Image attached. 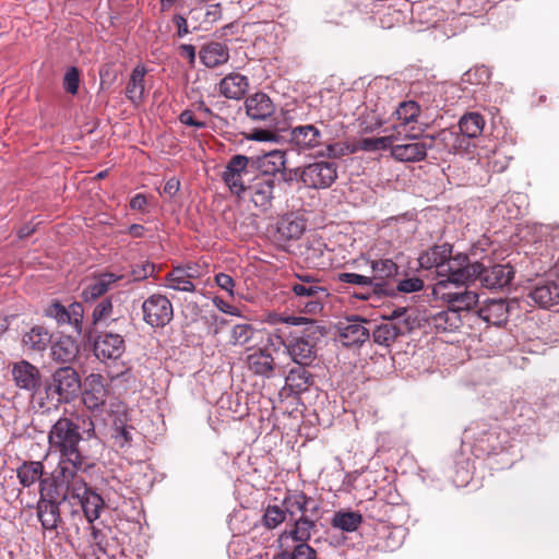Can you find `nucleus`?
I'll use <instances>...</instances> for the list:
<instances>
[{
    "label": "nucleus",
    "mask_w": 559,
    "mask_h": 559,
    "mask_svg": "<svg viewBox=\"0 0 559 559\" xmlns=\"http://www.w3.org/2000/svg\"><path fill=\"white\" fill-rule=\"evenodd\" d=\"M11 373L15 385L22 390L36 392L41 385L39 369L27 360L14 362Z\"/></svg>",
    "instance_id": "21"
},
{
    "label": "nucleus",
    "mask_w": 559,
    "mask_h": 559,
    "mask_svg": "<svg viewBox=\"0 0 559 559\" xmlns=\"http://www.w3.org/2000/svg\"><path fill=\"white\" fill-rule=\"evenodd\" d=\"M479 269L474 274V281L488 289H501L508 286L514 277V270L510 264L485 265L478 262Z\"/></svg>",
    "instance_id": "12"
},
{
    "label": "nucleus",
    "mask_w": 559,
    "mask_h": 559,
    "mask_svg": "<svg viewBox=\"0 0 559 559\" xmlns=\"http://www.w3.org/2000/svg\"><path fill=\"white\" fill-rule=\"evenodd\" d=\"M79 84H80L79 70L75 67L69 68L63 76V88L68 93L75 95L79 91Z\"/></svg>",
    "instance_id": "51"
},
{
    "label": "nucleus",
    "mask_w": 559,
    "mask_h": 559,
    "mask_svg": "<svg viewBox=\"0 0 559 559\" xmlns=\"http://www.w3.org/2000/svg\"><path fill=\"white\" fill-rule=\"evenodd\" d=\"M393 115L396 118L393 129L397 135L405 134L408 140H418L423 136L426 129L416 128L415 126L420 116V105L417 102L405 100L400 103Z\"/></svg>",
    "instance_id": "8"
},
{
    "label": "nucleus",
    "mask_w": 559,
    "mask_h": 559,
    "mask_svg": "<svg viewBox=\"0 0 559 559\" xmlns=\"http://www.w3.org/2000/svg\"><path fill=\"white\" fill-rule=\"evenodd\" d=\"M373 286L380 287L382 283L397 274L399 266L391 259L372 260L370 262Z\"/></svg>",
    "instance_id": "40"
},
{
    "label": "nucleus",
    "mask_w": 559,
    "mask_h": 559,
    "mask_svg": "<svg viewBox=\"0 0 559 559\" xmlns=\"http://www.w3.org/2000/svg\"><path fill=\"white\" fill-rule=\"evenodd\" d=\"M402 143L392 146V157L403 163H417L427 157V152L431 150V144L424 138V141L408 140L405 136Z\"/></svg>",
    "instance_id": "19"
},
{
    "label": "nucleus",
    "mask_w": 559,
    "mask_h": 559,
    "mask_svg": "<svg viewBox=\"0 0 559 559\" xmlns=\"http://www.w3.org/2000/svg\"><path fill=\"white\" fill-rule=\"evenodd\" d=\"M92 542L98 547L99 550L105 551V547L103 546V534L100 530L92 526Z\"/></svg>",
    "instance_id": "64"
},
{
    "label": "nucleus",
    "mask_w": 559,
    "mask_h": 559,
    "mask_svg": "<svg viewBox=\"0 0 559 559\" xmlns=\"http://www.w3.org/2000/svg\"><path fill=\"white\" fill-rule=\"evenodd\" d=\"M452 253V246L448 243L433 246L427 251L421 253L418 258L420 267L429 270L436 267L438 276L441 272V265L444 263L447 258H450Z\"/></svg>",
    "instance_id": "34"
},
{
    "label": "nucleus",
    "mask_w": 559,
    "mask_h": 559,
    "mask_svg": "<svg viewBox=\"0 0 559 559\" xmlns=\"http://www.w3.org/2000/svg\"><path fill=\"white\" fill-rule=\"evenodd\" d=\"M424 288V282L419 277H409L402 280L399 285L397 289L402 293H415L419 292Z\"/></svg>",
    "instance_id": "53"
},
{
    "label": "nucleus",
    "mask_w": 559,
    "mask_h": 559,
    "mask_svg": "<svg viewBox=\"0 0 559 559\" xmlns=\"http://www.w3.org/2000/svg\"><path fill=\"white\" fill-rule=\"evenodd\" d=\"M353 150H349L348 145H344L343 143H333L326 146V152L321 155H325L331 158H340L348 153H353Z\"/></svg>",
    "instance_id": "54"
},
{
    "label": "nucleus",
    "mask_w": 559,
    "mask_h": 559,
    "mask_svg": "<svg viewBox=\"0 0 559 559\" xmlns=\"http://www.w3.org/2000/svg\"><path fill=\"white\" fill-rule=\"evenodd\" d=\"M126 321L124 317L116 316L112 305V297L102 299L94 308L92 313V325L98 326L100 324L109 326L111 323Z\"/></svg>",
    "instance_id": "36"
},
{
    "label": "nucleus",
    "mask_w": 559,
    "mask_h": 559,
    "mask_svg": "<svg viewBox=\"0 0 559 559\" xmlns=\"http://www.w3.org/2000/svg\"><path fill=\"white\" fill-rule=\"evenodd\" d=\"M286 519H288V516L283 506H269L264 511L262 521L265 527L273 530L281 525Z\"/></svg>",
    "instance_id": "46"
},
{
    "label": "nucleus",
    "mask_w": 559,
    "mask_h": 559,
    "mask_svg": "<svg viewBox=\"0 0 559 559\" xmlns=\"http://www.w3.org/2000/svg\"><path fill=\"white\" fill-rule=\"evenodd\" d=\"M329 296H318V298H310V299H306V301L302 302V308H301V312L302 313H306V314H318L322 311L323 309V301L324 299H326Z\"/></svg>",
    "instance_id": "52"
},
{
    "label": "nucleus",
    "mask_w": 559,
    "mask_h": 559,
    "mask_svg": "<svg viewBox=\"0 0 559 559\" xmlns=\"http://www.w3.org/2000/svg\"><path fill=\"white\" fill-rule=\"evenodd\" d=\"M400 136L401 135H397V133H395V134L388 135V136L377 138L378 151L390 148V151L392 152V146L395 145L393 142L399 141Z\"/></svg>",
    "instance_id": "60"
},
{
    "label": "nucleus",
    "mask_w": 559,
    "mask_h": 559,
    "mask_svg": "<svg viewBox=\"0 0 559 559\" xmlns=\"http://www.w3.org/2000/svg\"><path fill=\"white\" fill-rule=\"evenodd\" d=\"M82 435L80 427L68 417H60L48 432V450L58 455V465L52 476L64 483L74 473L84 468L86 456L80 448Z\"/></svg>",
    "instance_id": "1"
},
{
    "label": "nucleus",
    "mask_w": 559,
    "mask_h": 559,
    "mask_svg": "<svg viewBox=\"0 0 559 559\" xmlns=\"http://www.w3.org/2000/svg\"><path fill=\"white\" fill-rule=\"evenodd\" d=\"M200 59L207 68L218 67L228 61V48L221 43H211L201 49Z\"/></svg>",
    "instance_id": "37"
},
{
    "label": "nucleus",
    "mask_w": 559,
    "mask_h": 559,
    "mask_svg": "<svg viewBox=\"0 0 559 559\" xmlns=\"http://www.w3.org/2000/svg\"><path fill=\"white\" fill-rule=\"evenodd\" d=\"M361 522V515L356 512H337L333 520L332 525L346 532H353Z\"/></svg>",
    "instance_id": "45"
},
{
    "label": "nucleus",
    "mask_w": 559,
    "mask_h": 559,
    "mask_svg": "<svg viewBox=\"0 0 559 559\" xmlns=\"http://www.w3.org/2000/svg\"><path fill=\"white\" fill-rule=\"evenodd\" d=\"M253 328L250 324H237L231 330V343L234 345H245L253 336Z\"/></svg>",
    "instance_id": "49"
},
{
    "label": "nucleus",
    "mask_w": 559,
    "mask_h": 559,
    "mask_svg": "<svg viewBox=\"0 0 559 559\" xmlns=\"http://www.w3.org/2000/svg\"><path fill=\"white\" fill-rule=\"evenodd\" d=\"M478 262L469 263L468 257L459 253L444 260L439 276L454 277L456 281H474V274L478 270Z\"/></svg>",
    "instance_id": "20"
},
{
    "label": "nucleus",
    "mask_w": 559,
    "mask_h": 559,
    "mask_svg": "<svg viewBox=\"0 0 559 559\" xmlns=\"http://www.w3.org/2000/svg\"><path fill=\"white\" fill-rule=\"evenodd\" d=\"M401 334H403L401 326L393 321H385L376 326L372 331V338L379 345L390 346Z\"/></svg>",
    "instance_id": "43"
},
{
    "label": "nucleus",
    "mask_w": 559,
    "mask_h": 559,
    "mask_svg": "<svg viewBox=\"0 0 559 559\" xmlns=\"http://www.w3.org/2000/svg\"><path fill=\"white\" fill-rule=\"evenodd\" d=\"M179 120L182 124L194 127L197 129H203L206 126L204 121L194 119L191 110L182 111L179 116Z\"/></svg>",
    "instance_id": "58"
},
{
    "label": "nucleus",
    "mask_w": 559,
    "mask_h": 559,
    "mask_svg": "<svg viewBox=\"0 0 559 559\" xmlns=\"http://www.w3.org/2000/svg\"><path fill=\"white\" fill-rule=\"evenodd\" d=\"M528 296L539 307L550 308L559 304V285L555 282L538 284Z\"/></svg>",
    "instance_id": "35"
},
{
    "label": "nucleus",
    "mask_w": 559,
    "mask_h": 559,
    "mask_svg": "<svg viewBox=\"0 0 559 559\" xmlns=\"http://www.w3.org/2000/svg\"><path fill=\"white\" fill-rule=\"evenodd\" d=\"M468 310L469 309H456L451 307V305H448L447 310L430 314L427 318V323L437 333L453 332L462 324L460 312Z\"/></svg>",
    "instance_id": "25"
},
{
    "label": "nucleus",
    "mask_w": 559,
    "mask_h": 559,
    "mask_svg": "<svg viewBox=\"0 0 559 559\" xmlns=\"http://www.w3.org/2000/svg\"><path fill=\"white\" fill-rule=\"evenodd\" d=\"M337 179V165L320 160L305 166L300 173L302 183L311 189L330 188Z\"/></svg>",
    "instance_id": "10"
},
{
    "label": "nucleus",
    "mask_w": 559,
    "mask_h": 559,
    "mask_svg": "<svg viewBox=\"0 0 559 559\" xmlns=\"http://www.w3.org/2000/svg\"><path fill=\"white\" fill-rule=\"evenodd\" d=\"M292 359L300 366H309L316 359L314 343L309 336H295L285 345Z\"/></svg>",
    "instance_id": "27"
},
{
    "label": "nucleus",
    "mask_w": 559,
    "mask_h": 559,
    "mask_svg": "<svg viewBox=\"0 0 559 559\" xmlns=\"http://www.w3.org/2000/svg\"><path fill=\"white\" fill-rule=\"evenodd\" d=\"M143 320L152 328L166 326L174 317L170 300L162 294H153L142 304Z\"/></svg>",
    "instance_id": "9"
},
{
    "label": "nucleus",
    "mask_w": 559,
    "mask_h": 559,
    "mask_svg": "<svg viewBox=\"0 0 559 559\" xmlns=\"http://www.w3.org/2000/svg\"><path fill=\"white\" fill-rule=\"evenodd\" d=\"M121 278V275H116L114 273L99 274L94 278V281L85 285V287L82 289V300L84 302L95 301L97 298L102 297L109 289H111L112 286Z\"/></svg>",
    "instance_id": "28"
},
{
    "label": "nucleus",
    "mask_w": 559,
    "mask_h": 559,
    "mask_svg": "<svg viewBox=\"0 0 559 559\" xmlns=\"http://www.w3.org/2000/svg\"><path fill=\"white\" fill-rule=\"evenodd\" d=\"M278 229L286 238L298 239L304 234L305 224L299 218H285Z\"/></svg>",
    "instance_id": "48"
},
{
    "label": "nucleus",
    "mask_w": 559,
    "mask_h": 559,
    "mask_svg": "<svg viewBox=\"0 0 559 559\" xmlns=\"http://www.w3.org/2000/svg\"><path fill=\"white\" fill-rule=\"evenodd\" d=\"M22 342L28 350L40 353L51 343V335L44 326L36 325L23 335Z\"/></svg>",
    "instance_id": "38"
},
{
    "label": "nucleus",
    "mask_w": 559,
    "mask_h": 559,
    "mask_svg": "<svg viewBox=\"0 0 559 559\" xmlns=\"http://www.w3.org/2000/svg\"><path fill=\"white\" fill-rule=\"evenodd\" d=\"M440 280L432 286V295L456 309H472L478 302V295L467 289L471 281H456L450 276H439Z\"/></svg>",
    "instance_id": "4"
},
{
    "label": "nucleus",
    "mask_w": 559,
    "mask_h": 559,
    "mask_svg": "<svg viewBox=\"0 0 559 559\" xmlns=\"http://www.w3.org/2000/svg\"><path fill=\"white\" fill-rule=\"evenodd\" d=\"M53 489H57V476H52L50 484L48 480L40 481V498L37 502V516L44 530H57L60 522V504L66 500L55 498Z\"/></svg>",
    "instance_id": "6"
},
{
    "label": "nucleus",
    "mask_w": 559,
    "mask_h": 559,
    "mask_svg": "<svg viewBox=\"0 0 559 559\" xmlns=\"http://www.w3.org/2000/svg\"><path fill=\"white\" fill-rule=\"evenodd\" d=\"M81 386L78 372L71 367H61L52 373L46 392L48 396L56 395L59 403H69L76 397Z\"/></svg>",
    "instance_id": "7"
},
{
    "label": "nucleus",
    "mask_w": 559,
    "mask_h": 559,
    "mask_svg": "<svg viewBox=\"0 0 559 559\" xmlns=\"http://www.w3.org/2000/svg\"><path fill=\"white\" fill-rule=\"evenodd\" d=\"M146 70L143 66H136L130 75L129 82L126 87V96L128 99L138 105L144 97V76Z\"/></svg>",
    "instance_id": "39"
},
{
    "label": "nucleus",
    "mask_w": 559,
    "mask_h": 559,
    "mask_svg": "<svg viewBox=\"0 0 559 559\" xmlns=\"http://www.w3.org/2000/svg\"><path fill=\"white\" fill-rule=\"evenodd\" d=\"M246 364L254 374L270 378L274 371L275 361L267 349L258 348L246 358Z\"/></svg>",
    "instance_id": "30"
},
{
    "label": "nucleus",
    "mask_w": 559,
    "mask_h": 559,
    "mask_svg": "<svg viewBox=\"0 0 559 559\" xmlns=\"http://www.w3.org/2000/svg\"><path fill=\"white\" fill-rule=\"evenodd\" d=\"M254 170L253 157L236 154L227 162L222 178L230 192L241 198L246 195V188L254 177Z\"/></svg>",
    "instance_id": "5"
},
{
    "label": "nucleus",
    "mask_w": 559,
    "mask_h": 559,
    "mask_svg": "<svg viewBox=\"0 0 559 559\" xmlns=\"http://www.w3.org/2000/svg\"><path fill=\"white\" fill-rule=\"evenodd\" d=\"M197 277L198 273L195 267L191 265H187L185 267L177 266L166 274L165 286L177 292L193 293L195 290V286L192 283V280Z\"/></svg>",
    "instance_id": "26"
},
{
    "label": "nucleus",
    "mask_w": 559,
    "mask_h": 559,
    "mask_svg": "<svg viewBox=\"0 0 559 559\" xmlns=\"http://www.w3.org/2000/svg\"><path fill=\"white\" fill-rule=\"evenodd\" d=\"M311 536L312 534L295 536L294 533H281L277 542L281 549L289 551L292 559H316L317 552L308 544Z\"/></svg>",
    "instance_id": "22"
},
{
    "label": "nucleus",
    "mask_w": 559,
    "mask_h": 559,
    "mask_svg": "<svg viewBox=\"0 0 559 559\" xmlns=\"http://www.w3.org/2000/svg\"><path fill=\"white\" fill-rule=\"evenodd\" d=\"M53 492L55 498L62 500L70 498L79 499L88 523L96 521L105 507L102 496L87 487V484L79 476V473H74L72 478L64 479V483L58 479L57 489H53ZM51 496L53 497V495Z\"/></svg>",
    "instance_id": "3"
},
{
    "label": "nucleus",
    "mask_w": 559,
    "mask_h": 559,
    "mask_svg": "<svg viewBox=\"0 0 559 559\" xmlns=\"http://www.w3.org/2000/svg\"><path fill=\"white\" fill-rule=\"evenodd\" d=\"M425 139L431 144V150L457 154L467 150L469 141L454 129H443L437 134H426Z\"/></svg>",
    "instance_id": "16"
},
{
    "label": "nucleus",
    "mask_w": 559,
    "mask_h": 559,
    "mask_svg": "<svg viewBox=\"0 0 559 559\" xmlns=\"http://www.w3.org/2000/svg\"><path fill=\"white\" fill-rule=\"evenodd\" d=\"M255 170L259 175H265L274 178L280 175L284 181H290L292 177H287L286 173V153L281 150H273L260 157H253Z\"/></svg>",
    "instance_id": "18"
},
{
    "label": "nucleus",
    "mask_w": 559,
    "mask_h": 559,
    "mask_svg": "<svg viewBox=\"0 0 559 559\" xmlns=\"http://www.w3.org/2000/svg\"><path fill=\"white\" fill-rule=\"evenodd\" d=\"M108 395L109 384L102 374L91 373L85 378L82 400L86 408L102 413Z\"/></svg>",
    "instance_id": "11"
},
{
    "label": "nucleus",
    "mask_w": 559,
    "mask_h": 559,
    "mask_svg": "<svg viewBox=\"0 0 559 559\" xmlns=\"http://www.w3.org/2000/svg\"><path fill=\"white\" fill-rule=\"evenodd\" d=\"M337 280L341 283L357 285V286H360L364 288L365 287H368V288L374 287L373 280L370 276L360 275V274H356V273H347V272L340 273L337 275Z\"/></svg>",
    "instance_id": "50"
},
{
    "label": "nucleus",
    "mask_w": 559,
    "mask_h": 559,
    "mask_svg": "<svg viewBox=\"0 0 559 559\" xmlns=\"http://www.w3.org/2000/svg\"><path fill=\"white\" fill-rule=\"evenodd\" d=\"M246 115L255 122H264L272 127L275 114V105L265 93L258 92L248 96L245 100Z\"/></svg>",
    "instance_id": "14"
},
{
    "label": "nucleus",
    "mask_w": 559,
    "mask_h": 559,
    "mask_svg": "<svg viewBox=\"0 0 559 559\" xmlns=\"http://www.w3.org/2000/svg\"><path fill=\"white\" fill-rule=\"evenodd\" d=\"M357 147L365 152L378 151L377 138H364L358 141Z\"/></svg>",
    "instance_id": "62"
},
{
    "label": "nucleus",
    "mask_w": 559,
    "mask_h": 559,
    "mask_svg": "<svg viewBox=\"0 0 559 559\" xmlns=\"http://www.w3.org/2000/svg\"><path fill=\"white\" fill-rule=\"evenodd\" d=\"M478 316L487 323L499 326L508 321L509 306L504 299H490L479 308Z\"/></svg>",
    "instance_id": "31"
},
{
    "label": "nucleus",
    "mask_w": 559,
    "mask_h": 559,
    "mask_svg": "<svg viewBox=\"0 0 559 559\" xmlns=\"http://www.w3.org/2000/svg\"><path fill=\"white\" fill-rule=\"evenodd\" d=\"M180 188V182L176 178H170L164 186V193L168 194L169 197L175 195Z\"/></svg>",
    "instance_id": "63"
},
{
    "label": "nucleus",
    "mask_w": 559,
    "mask_h": 559,
    "mask_svg": "<svg viewBox=\"0 0 559 559\" xmlns=\"http://www.w3.org/2000/svg\"><path fill=\"white\" fill-rule=\"evenodd\" d=\"M288 516V525L282 533L295 536L313 534L320 520V503L301 490H288L282 501Z\"/></svg>",
    "instance_id": "2"
},
{
    "label": "nucleus",
    "mask_w": 559,
    "mask_h": 559,
    "mask_svg": "<svg viewBox=\"0 0 559 559\" xmlns=\"http://www.w3.org/2000/svg\"><path fill=\"white\" fill-rule=\"evenodd\" d=\"M79 353L76 342L70 336H61L50 343V356L58 364L72 362Z\"/></svg>",
    "instance_id": "33"
},
{
    "label": "nucleus",
    "mask_w": 559,
    "mask_h": 559,
    "mask_svg": "<svg viewBox=\"0 0 559 559\" xmlns=\"http://www.w3.org/2000/svg\"><path fill=\"white\" fill-rule=\"evenodd\" d=\"M485 126L483 116L478 112H468L459 121V132L465 136L467 141L481 134Z\"/></svg>",
    "instance_id": "42"
},
{
    "label": "nucleus",
    "mask_w": 559,
    "mask_h": 559,
    "mask_svg": "<svg viewBox=\"0 0 559 559\" xmlns=\"http://www.w3.org/2000/svg\"><path fill=\"white\" fill-rule=\"evenodd\" d=\"M249 88V80L240 73H229L219 82V93L229 99H241Z\"/></svg>",
    "instance_id": "32"
},
{
    "label": "nucleus",
    "mask_w": 559,
    "mask_h": 559,
    "mask_svg": "<svg viewBox=\"0 0 559 559\" xmlns=\"http://www.w3.org/2000/svg\"><path fill=\"white\" fill-rule=\"evenodd\" d=\"M368 321L359 317L346 318L336 325L338 337L344 346L361 345L370 336V331L366 326Z\"/></svg>",
    "instance_id": "17"
},
{
    "label": "nucleus",
    "mask_w": 559,
    "mask_h": 559,
    "mask_svg": "<svg viewBox=\"0 0 559 559\" xmlns=\"http://www.w3.org/2000/svg\"><path fill=\"white\" fill-rule=\"evenodd\" d=\"M445 84H428L427 98L423 96V103L427 108H442L445 104L442 100V93L447 91Z\"/></svg>",
    "instance_id": "47"
},
{
    "label": "nucleus",
    "mask_w": 559,
    "mask_h": 559,
    "mask_svg": "<svg viewBox=\"0 0 559 559\" xmlns=\"http://www.w3.org/2000/svg\"><path fill=\"white\" fill-rule=\"evenodd\" d=\"M216 285L226 290L230 297H234L235 281L226 273H218L215 275Z\"/></svg>",
    "instance_id": "55"
},
{
    "label": "nucleus",
    "mask_w": 559,
    "mask_h": 559,
    "mask_svg": "<svg viewBox=\"0 0 559 559\" xmlns=\"http://www.w3.org/2000/svg\"><path fill=\"white\" fill-rule=\"evenodd\" d=\"M275 179L265 175H255L246 188V194L255 207L266 212L274 200Z\"/></svg>",
    "instance_id": "13"
},
{
    "label": "nucleus",
    "mask_w": 559,
    "mask_h": 559,
    "mask_svg": "<svg viewBox=\"0 0 559 559\" xmlns=\"http://www.w3.org/2000/svg\"><path fill=\"white\" fill-rule=\"evenodd\" d=\"M296 281L289 283L293 294L300 299L329 296L328 289L321 285V281L309 274H295Z\"/></svg>",
    "instance_id": "24"
},
{
    "label": "nucleus",
    "mask_w": 559,
    "mask_h": 559,
    "mask_svg": "<svg viewBox=\"0 0 559 559\" xmlns=\"http://www.w3.org/2000/svg\"><path fill=\"white\" fill-rule=\"evenodd\" d=\"M43 474L44 465L39 461H24L16 469V476L23 487H31Z\"/></svg>",
    "instance_id": "41"
},
{
    "label": "nucleus",
    "mask_w": 559,
    "mask_h": 559,
    "mask_svg": "<svg viewBox=\"0 0 559 559\" xmlns=\"http://www.w3.org/2000/svg\"><path fill=\"white\" fill-rule=\"evenodd\" d=\"M173 22L177 27V35L178 37H183L187 34H189V27L187 19L181 14H175L173 16Z\"/></svg>",
    "instance_id": "59"
},
{
    "label": "nucleus",
    "mask_w": 559,
    "mask_h": 559,
    "mask_svg": "<svg viewBox=\"0 0 559 559\" xmlns=\"http://www.w3.org/2000/svg\"><path fill=\"white\" fill-rule=\"evenodd\" d=\"M146 205L147 199L143 193H138L130 200L131 210L145 212Z\"/></svg>",
    "instance_id": "61"
},
{
    "label": "nucleus",
    "mask_w": 559,
    "mask_h": 559,
    "mask_svg": "<svg viewBox=\"0 0 559 559\" xmlns=\"http://www.w3.org/2000/svg\"><path fill=\"white\" fill-rule=\"evenodd\" d=\"M312 382L310 372L305 369V366L300 365L292 369L286 377V383L297 392L306 391Z\"/></svg>",
    "instance_id": "44"
},
{
    "label": "nucleus",
    "mask_w": 559,
    "mask_h": 559,
    "mask_svg": "<svg viewBox=\"0 0 559 559\" xmlns=\"http://www.w3.org/2000/svg\"><path fill=\"white\" fill-rule=\"evenodd\" d=\"M213 304L219 311H222L226 314L236 316V317L240 316V310L237 307L231 306L230 304H228L227 301H225L223 298H221L218 296L213 298Z\"/></svg>",
    "instance_id": "56"
},
{
    "label": "nucleus",
    "mask_w": 559,
    "mask_h": 559,
    "mask_svg": "<svg viewBox=\"0 0 559 559\" xmlns=\"http://www.w3.org/2000/svg\"><path fill=\"white\" fill-rule=\"evenodd\" d=\"M276 138L275 133L269 129H253L249 135L250 140L260 142L274 141Z\"/></svg>",
    "instance_id": "57"
},
{
    "label": "nucleus",
    "mask_w": 559,
    "mask_h": 559,
    "mask_svg": "<svg viewBox=\"0 0 559 559\" xmlns=\"http://www.w3.org/2000/svg\"><path fill=\"white\" fill-rule=\"evenodd\" d=\"M46 316L53 318L60 325L69 324L78 334L83 332L84 308L81 302H72L66 308L59 301H55L46 309Z\"/></svg>",
    "instance_id": "15"
},
{
    "label": "nucleus",
    "mask_w": 559,
    "mask_h": 559,
    "mask_svg": "<svg viewBox=\"0 0 559 559\" xmlns=\"http://www.w3.org/2000/svg\"><path fill=\"white\" fill-rule=\"evenodd\" d=\"M322 135L313 124L298 126L290 131V142L300 150H311L321 144Z\"/></svg>",
    "instance_id": "29"
},
{
    "label": "nucleus",
    "mask_w": 559,
    "mask_h": 559,
    "mask_svg": "<svg viewBox=\"0 0 559 559\" xmlns=\"http://www.w3.org/2000/svg\"><path fill=\"white\" fill-rule=\"evenodd\" d=\"M124 340L118 333H104L94 343V353L98 359H118L124 353Z\"/></svg>",
    "instance_id": "23"
}]
</instances>
